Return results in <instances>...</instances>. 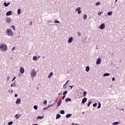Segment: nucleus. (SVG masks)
<instances>
[{"label":"nucleus","instance_id":"26","mask_svg":"<svg viewBox=\"0 0 125 125\" xmlns=\"http://www.w3.org/2000/svg\"><path fill=\"white\" fill-rule=\"evenodd\" d=\"M87 92H85V91H84L83 92V97H84V96H85V95H86Z\"/></svg>","mask_w":125,"mask_h":125},{"label":"nucleus","instance_id":"13","mask_svg":"<svg viewBox=\"0 0 125 125\" xmlns=\"http://www.w3.org/2000/svg\"><path fill=\"white\" fill-rule=\"evenodd\" d=\"M33 60L34 61H37V60H38V57H37V56H33Z\"/></svg>","mask_w":125,"mask_h":125},{"label":"nucleus","instance_id":"5","mask_svg":"<svg viewBox=\"0 0 125 125\" xmlns=\"http://www.w3.org/2000/svg\"><path fill=\"white\" fill-rule=\"evenodd\" d=\"M105 28V23H103L100 26V29L101 30H103V29Z\"/></svg>","mask_w":125,"mask_h":125},{"label":"nucleus","instance_id":"36","mask_svg":"<svg viewBox=\"0 0 125 125\" xmlns=\"http://www.w3.org/2000/svg\"><path fill=\"white\" fill-rule=\"evenodd\" d=\"M65 97H66V95H63L62 97V100H64V99H65Z\"/></svg>","mask_w":125,"mask_h":125},{"label":"nucleus","instance_id":"55","mask_svg":"<svg viewBox=\"0 0 125 125\" xmlns=\"http://www.w3.org/2000/svg\"><path fill=\"white\" fill-rule=\"evenodd\" d=\"M118 0H116V1H117Z\"/></svg>","mask_w":125,"mask_h":125},{"label":"nucleus","instance_id":"15","mask_svg":"<svg viewBox=\"0 0 125 125\" xmlns=\"http://www.w3.org/2000/svg\"><path fill=\"white\" fill-rule=\"evenodd\" d=\"M65 102H68L69 101H72V100L70 98H67L65 99Z\"/></svg>","mask_w":125,"mask_h":125},{"label":"nucleus","instance_id":"3","mask_svg":"<svg viewBox=\"0 0 125 125\" xmlns=\"http://www.w3.org/2000/svg\"><path fill=\"white\" fill-rule=\"evenodd\" d=\"M31 75V77H35L36 76H37V72H36L34 69L32 70Z\"/></svg>","mask_w":125,"mask_h":125},{"label":"nucleus","instance_id":"52","mask_svg":"<svg viewBox=\"0 0 125 125\" xmlns=\"http://www.w3.org/2000/svg\"><path fill=\"white\" fill-rule=\"evenodd\" d=\"M7 4H10V3H9V2H8V3H7Z\"/></svg>","mask_w":125,"mask_h":125},{"label":"nucleus","instance_id":"8","mask_svg":"<svg viewBox=\"0 0 125 125\" xmlns=\"http://www.w3.org/2000/svg\"><path fill=\"white\" fill-rule=\"evenodd\" d=\"M12 12L11 11H8L6 14V16H10V15H12Z\"/></svg>","mask_w":125,"mask_h":125},{"label":"nucleus","instance_id":"33","mask_svg":"<svg viewBox=\"0 0 125 125\" xmlns=\"http://www.w3.org/2000/svg\"><path fill=\"white\" fill-rule=\"evenodd\" d=\"M67 93V91H65L63 92V95H65V94H66Z\"/></svg>","mask_w":125,"mask_h":125},{"label":"nucleus","instance_id":"35","mask_svg":"<svg viewBox=\"0 0 125 125\" xmlns=\"http://www.w3.org/2000/svg\"><path fill=\"white\" fill-rule=\"evenodd\" d=\"M4 4L5 7L8 6V4H7V3H4Z\"/></svg>","mask_w":125,"mask_h":125},{"label":"nucleus","instance_id":"31","mask_svg":"<svg viewBox=\"0 0 125 125\" xmlns=\"http://www.w3.org/2000/svg\"><path fill=\"white\" fill-rule=\"evenodd\" d=\"M101 3L100 2H97L96 3V5H100Z\"/></svg>","mask_w":125,"mask_h":125},{"label":"nucleus","instance_id":"12","mask_svg":"<svg viewBox=\"0 0 125 125\" xmlns=\"http://www.w3.org/2000/svg\"><path fill=\"white\" fill-rule=\"evenodd\" d=\"M52 76H53V72H51L49 75L48 76V79H51V77H52Z\"/></svg>","mask_w":125,"mask_h":125},{"label":"nucleus","instance_id":"4","mask_svg":"<svg viewBox=\"0 0 125 125\" xmlns=\"http://www.w3.org/2000/svg\"><path fill=\"white\" fill-rule=\"evenodd\" d=\"M20 72L21 74H24L25 70H24V68L23 67H21L20 69Z\"/></svg>","mask_w":125,"mask_h":125},{"label":"nucleus","instance_id":"46","mask_svg":"<svg viewBox=\"0 0 125 125\" xmlns=\"http://www.w3.org/2000/svg\"><path fill=\"white\" fill-rule=\"evenodd\" d=\"M112 81H115V77H113V78H112Z\"/></svg>","mask_w":125,"mask_h":125},{"label":"nucleus","instance_id":"19","mask_svg":"<svg viewBox=\"0 0 125 125\" xmlns=\"http://www.w3.org/2000/svg\"><path fill=\"white\" fill-rule=\"evenodd\" d=\"M71 116H72L71 114H68L66 115V118H70V117H71Z\"/></svg>","mask_w":125,"mask_h":125},{"label":"nucleus","instance_id":"11","mask_svg":"<svg viewBox=\"0 0 125 125\" xmlns=\"http://www.w3.org/2000/svg\"><path fill=\"white\" fill-rule=\"evenodd\" d=\"M86 101H87V99H86V98H84L83 99V100H82V103H83V104H84V103H86Z\"/></svg>","mask_w":125,"mask_h":125},{"label":"nucleus","instance_id":"22","mask_svg":"<svg viewBox=\"0 0 125 125\" xmlns=\"http://www.w3.org/2000/svg\"><path fill=\"white\" fill-rule=\"evenodd\" d=\"M112 13H113V12H109L107 13V15H108V16H110V15H112Z\"/></svg>","mask_w":125,"mask_h":125},{"label":"nucleus","instance_id":"48","mask_svg":"<svg viewBox=\"0 0 125 125\" xmlns=\"http://www.w3.org/2000/svg\"><path fill=\"white\" fill-rule=\"evenodd\" d=\"M57 101H58V99H57L56 100H55V102H57Z\"/></svg>","mask_w":125,"mask_h":125},{"label":"nucleus","instance_id":"39","mask_svg":"<svg viewBox=\"0 0 125 125\" xmlns=\"http://www.w3.org/2000/svg\"><path fill=\"white\" fill-rule=\"evenodd\" d=\"M61 105V103L60 102H58V106H59Z\"/></svg>","mask_w":125,"mask_h":125},{"label":"nucleus","instance_id":"28","mask_svg":"<svg viewBox=\"0 0 125 125\" xmlns=\"http://www.w3.org/2000/svg\"><path fill=\"white\" fill-rule=\"evenodd\" d=\"M113 125H119V122H114L113 123Z\"/></svg>","mask_w":125,"mask_h":125},{"label":"nucleus","instance_id":"29","mask_svg":"<svg viewBox=\"0 0 125 125\" xmlns=\"http://www.w3.org/2000/svg\"><path fill=\"white\" fill-rule=\"evenodd\" d=\"M11 28L13 29L14 31H15V26H14V25H12Z\"/></svg>","mask_w":125,"mask_h":125},{"label":"nucleus","instance_id":"37","mask_svg":"<svg viewBox=\"0 0 125 125\" xmlns=\"http://www.w3.org/2000/svg\"><path fill=\"white\" fill-rule=\"evenodd\" d=\"M91 104V102H89L87 104V106L89 107V106H90V104Z\"/></svg>","mask_w":125,"mask_h":125},{"label":"nucleus","instance_id":"7","mask_svg":"<svg viewBox=\"0 0 125 125\" xmlns=\"http://www.w3.org/2000/svg\"><path fill=\"white\" fill-rule=\"evenodd\" d=\"M76 11H78V14H81L82 13V11H81V7H78L76 9Z\"/></svg>","mask_w":125,"mask_h":125},{"label":"nucleus","instance_id":"40","mask_svg":"<svg viewBox=\"0 0 125 125\" xmlns=\"http://www.w3.org/2000/svg\"><path fill=\"white\" fill-rule=\"evenodd\" d=\"M101 14H102V12H99V13H98V15L99 16H100V15H101Z\"/></svg>","mask_w":125,"mask_h":125},{"label":"nucleus","instance_id":"34","mask_svg":"<svg viewBox=\"0 0 125 125\" xmlns=\"http://www.w3.org/2000/svg\"><path fill=\"white\" fill-rule=\"evenodd\" d=\"M12 124H13V122H10L8 123V125H12Z\"/></svg>","mask_w":125,"mask_h":125},{"label":"nucleus","instance_id":"20","mask_svg":"<svg viewBox=\"0 0 125 125\" xmlns=\"http://www.w3.org/2000/svg\"><path fill=\"white\" fill-rule=\"evenodd\" d=\"M60 114L62 115H64V114H65V111L64 110H61Z\"/></svg>","mask_w":125,"mask_h":125},{"label":"nucleus","instance_id":"43","mask_svg":"<svg viewBox=\"0 0 125 125\" xmlns=\"http://www.w3.org/2000/svg\"><path fill=\"white\" fill-rule=\"evenodd\" d=\"M14 49H15V47H13L12 48V50H14Z\"/></svg>","mask_w":125,"mask_h":125},{"label":"nucleus","instance_id":"54","mask_svg":"<svg viewBox=\"0 0 125 125\" xmlns=\"http://www.w3.org/2000/svg\"><path fill=\"white\" fill-rule=\"evenodd\" d=\"M43 110H45V108H44Z\"/></svg>","mask_w":125,"mask_h":125},{"label":"nucleus","instance_id":"10","mask_svg":"<svg viewBox=\"0 0 125 125\" xmlns=\"http://www.w3.org/2000/svg\"><path fill=\"white\" fill-rule=\"evenodd\" d=\"M16 104H21V99H18L16 102Z\"/></svg>","mask_w":125,"mask_h":125},{"label":"nucleus","instance_id":"9","mask_svg":"<svg viewBox=\"0 0 125 125\" xmlns=\"http://www.w3.org/2000/svg\"><path fill=\"white\" fill-rule=\"evenodd\" d=\"M67 42L69 43H72V42H73V37H70Z\"/></svg>","mask_w":125,"mask_h":125},{"label":"nucleus","instance_id":"6","mask_svg":"<svg viewBox=\"0 0 125 125\" xmlns=\"http://www.w3.org/2000/svg\"><path fill=\"white\" fill-rule=\"evenodd\" d=\"M101 63V59L99 58L96 61L97 65H99V64Z\"/></svg>","mask_w":125,"mask_h":125},{"label":"nucleus","instance_id":"32","mask_svg":"<svg viewBox=\"0 0 125 125\" xmlns=\"http://www.w3.org/2000/svg\"><path fill=\"white\" fill-rule=\"evenodd\" d=\"M54 22L56 24H57V23H60V22H59V21H57V20H55L54 21Z\"/></svg>","mask_w":125,"mask_h":125},{"label":"nucleus","instance_id":"21","mask_svg":"<svg viewBox=\"0 0 125 125\" xmlns=\"http://www.w3.org/2000/svg\"><path fill=\"white\" fill-rule=\"evenodd\" d=\"M17 13L18 14H20L21 13V9H18L17 11Z\"/></svg>","mask_w":125,"mask_h":125},{"label":"nucleus","instance_id":"42","mask_svg":"<svg viewBox=\"0 0 125 125\" xmlns=\"http://www.w3.org/2000/svg\"><path fill=\"white\" fill-rule=\"evenodd\" d=\"M46 103H47V101H45L44 102V104L45 105Z\"/></svg>","mask_w":125,"mask_h":125},{"label":"nucleus","instance_id":"50","mask_svg":"<svg viewBox=\"0 0 125 125\" xmlns=\"http://www.w3.org/2000/svg\"><path fill=\"white\" fill-rule=\"evenodd\" d=\"M11 86H13V84H11Z\"/></svg>","mask_w":125,"mask_h":125},{"label":"nucleus","instance_id":"45","mask_svg":"<svg viewBox=\"0 0 125 125\" xmlns=\"http://www.w3.org/2000/svg\"><path fill=\"white\" fill-rule=\"evenodd\" d=\"M17 96H18L17 94H15V97H17Z\"/></svg>","mask_w":125,"mask_h":125},{"label":"nucleus","instance_id":"27","mask_svg":"<svg viewBox=\"0 0 125 125\" xmlns=\"http://www.w3.org/2000/svg\"><path fill=\"white\" fill-rule=\"evenodd\" d=\"M34 109H35V110H38V106L37 105H34Z\"/></svg>","mask_w":125,"mask_h":125},{"label":"nucleus","instance_id":"23","mask_svg":"<svg viewBox=\"0 0 125 125\" xmlns=\"http://www.w3.org/2000/svg\"><path fill=\"white\" fill-rule=\"evenodd\" d=\"M86 71H87V72H89V66H87L86 67Z\"/></svg>","mask_w":125,"mask_h":125},{"label":"nucleus","instance_id":"47","mask_svg":"<svg viewBox=\"0 0 125 125\" xmlns=\"http://www.w3.org/2000/svg\"><path fill=\"white\" fill-rule=\"evenodd\" d=\"M78 36H81V33H78Z\"/></svg>","mask_w":125,"mask_h":125},{"label":"nucleus","instance_id":"51","mask_svg":"<svg viewBox=\"0 0 125 125\" xmlns=\"http://www.w3.org/2000/svg\"><path fill=\"white\" fill-rule=\"evenodd\" d=\"M11 92H12V93H13V90H11Z\"/></svg>","mask_w":125,"mask_h":125},{"label":"nucleus","instance_id":"1","mask_svg":"<svg viewBox=\"0 0 125 125\" xmlns=\"http://www.w3.org/2000/svg\"><path fill=\"white\" fill-rule=\"evenodd\" d=\"M0 49H1L2 51H5L7 50V46L4 44H2L0 45Z\"/></svg>","mask_w":125,"mask_h":125},{"label":"nucleus","instance_id":"17","mask_svg":"<svg viewBox=\"0 0 125 125\" xmlns=\"http://www.w3.org/2000/svg\"><path fill=\"white\" fill-rule=\"evenodd\" d=\"M15 117L16 118V119L18 120V119H19V118H20V115H19V114H16Z\"/></svg>","mask_w":125,"mask_h":125},{"label":"nucleus","instance_id":"41","mask_svg":"<svg viewBox=\"0 0 125 125\" xmlns=\"http://www.w3.org/2000/svg\"><path fill=\"white\" fill-rule=\"evenodd\" d=\"M68 82H69V80H68V81L66 82V83H65L64 85H63V86H65V85H66V84H67V83H68Z\"/></svg>","mask_w":125,"mask_h":125},{"label":"nucleus","instance_id":"44","mask_svg":"<svg viewBox=\"0 0 125 125\" xmlns=\"http://www.w3.org/2000/svg\"><path fill=\"white\" fill-rule=\"evenodd\" d=\"M15 79H16V77H14L12 80V82H13Z\"/></svg>","mask_w":125,"mask_h":125},{"label":"nucleus","instance_id":"25","mask_svg":"<svg viewBox=\"0 0 125 125\" xmlns=\"http://www.w3.org/2000/svg\"><path fill=\"white\" fill-rule=\"evenodd\" d=\"M43 117H42V116H38V117H37V120H39V119L42 120V119H43Z\"/></svg>","mask_w":125,"mask_h":125},{"label":"nucleus","instance_id":"38","mask_svg":"<svg viewBox=\"0 0 125 125\" xmlns=\"http://www.w3.org/2000/svg\"><path fill=\"white\" fill-rule=\"evenodd\" d=\"M93 107H96V106H97V104H93Z\"/></svg>","mask_w":125,"mask_h":125},{"label":"nucleus","instance_id":"24","mask_svg":"<svg viewBox=\"0 0 125 125\" xmlns=\"http://www.w3.org/2000/svg\"><path fill=\"white\" fill-rule=\"evenodd\" d=\"M87 18V16L86 15H84L83 16V19L84 20H85Z\"/></svg>","mask_w":125,"mask_h":125},{"label":"nucleus","instance_id":"16","mask_svg":"<svg viewBox=\"0 0 125 125\" xmlns=\"http://www.w3.org/2000/svg\"><path fill=\"white\" fill-rule=\"evenodd\" d=\"M6 21H7V23H10V22H11V20L10 19V18H8L6 19Z\"/></svg>","mask_w":125,"mask_h":125},{"label":"nucleus","instance_id":"30","mask_svg":"<svg viewBox=\"0 0 125 125\" xmlns=\"http://www.w3.org/2000/svg\"><path fill=\"white\" fill-rule=\"evenodd\" d=\"M101 107V104H100V103H99L98 106V109H99Z\"/></svg>","mask_w":125,"mask_h":125},{"label":"nucleus","instance_id":"49","mask_svg":"<svg viewBox=\"0 0 125 125\" xmlns=\"http://www.w3.org/2000/svg\"><path fill=\"white\" fill-rule=\"evenodd\" d=\"M71 87V89H72V88H73V86H69Z\"/></svg>","mask_w":125,"mask_h":125},{"label":"nucleus","instance_id":"53","mask_svg":"<svg viewBox=\"0 0 125 125\" xmlns=\"http://www.w3.org/2000/svg\"><path fill=\"white\" fill-rule=\"evenodd\" d=\"M32 21L30 22V25H32Z\"/></svg>","mask_w":125,"mask_h":125},{"label":"nucleus","instance_id":"18","mask_svg":"<svg viewBox=\"0 0 125 125\" xmlns=\"http://www.w3.org/2000/svg\"><path fill=\"white\" fill-rule=\"evenodd\" d=\"M60 117H61V115L59 114H57L56 115V119H60Z\"/></svg>","mask_w":125,"mask_h":125},{"label":"nucleus","instance_id":"2","mask_svg":"<svg viewBox=\"0 0 125 125\" xmlns=\"http://www.w3.org/2000/svg\"><path fill=\"white\" fill-rule=\"evenodd\" d=\"M6 34H7V36H13V31L10 29H8L6 31Z\"/></svg>","mask_w":125,"mask_h":125},{"label":"nucleus","instance_id":"14","mask_svg":"<svg viewBox=\"0 0 125 125\" xmlns=\"http://www.w3.org/2000/svg\"><path fill=\"white\" fill-rule=\"evenodd\" d=\"M110 76V73H106L104 74V77H109Z\"/></svg>","mask_w":125,"mask_h":125}]
</instances>
